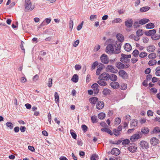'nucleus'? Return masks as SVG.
<instances>
[{
  "mask_svg": "<svg viewBox=\"0 0 160 160\" xmlns=\"http://www.w3.org/2000/svg\"><path fill=\"white\" fill-rule=\"evenodd\" d=\"M116 44V41L112 39H110L107 40L105 43L107 45L106 49V52L109 54L113 53Z\"/></svg>",
  "mask_w": 160,
  "mask_h": 160,
  "instance_id": "obj_1",
  "label": "nucleus"
},
{
  "mask_svg": "<svg viewBox=\"0 0 160 160\" xmlns=\"http://www.w3.org/2000/svg\"><path fill=\"white\" fill-rule=\"evenodd\" d=\"M24 6L26 11H32L34 8L35 7L32 5L30 0H25Z\"/></svg>",
  "mask_w": 160,
  "mask_h": 160,
  "instance_id": "obj_2",
  "label": "nucleus"
},
{
  "mask_svg": "<svg viewBox=\"0 0 160 160\" xmlns=\"http://www.w3.org/2000/svg\"><path fill=\"white\" fill-rule=\"evenodd\" d=\"M121 57L120 59V60L122 62L127 63L130 61L129 58H131V55H126L122 54L121 55Z\"/></svg>",
  "mask_w": 160,
  "mask_h": 160,
  "instance_id": "obj_3",
  "label": "nucleus"
},
{
  "mask_svg": "<svg viewBox=\"0 0 160 160\" xmlns=\"http://www.w3.org/2000/svg\"><path fill=\"white\" fill-rule=\"evenodd\" d=\"M142 134L140 132H138L137 133H135L131 136L130 139L132 142H134L136 140H138L141 138L142 137Z\"/></svg>",
  "mask_w": 160,
  "mask_h": 160,
  "instance_id": "obj_4",
  "label": "nucleus"
},
{
  "mask_svg": "<svg viewBox=\"0 0 160 160\" xmlns=\"http://www.w3.org/2000/svg\"><path fill=\"white\" fill-rule=\"evenodd\" d=\"M106 71L107 72H110L113 73H116L118 72V70L112 65H108L106 68Z\"/></svg>",
  "mask_w": 160,
  "mask_h": 160,
  "instance_id": "obj_5",
  "label": "nucleus"
},
{
  "mask_svg": "<svg viewBox=\"0 0 160 160\" xmlns=\"http://www.w3.org/2000/svg\"><path fill=\"white\" fill-rule=\"evenodd\" d=\"M109 74L106 72L102 73L98 77L99 79L104 81L108 80H109Z\"/></svg>",
  "mask_w": 160,
  "mask_h": 160,
  "instance_id": "obj_6",
  "label": "nucleus"
},
{
  "mask_svg": "<svg viewBox=\"0 0 160 160\" xmlns=\"http://www.w3.org/2000/svg\"><path fill=\"white\" fill-rule=\"evenodd\" d=\"M137 145L134 143H130L128 145V150L131 152H134L137 150Z\"/></svg>",
  "mask_w": 160,
  "mask_h": 160,
  "instance_id": "obj_7",
  "label": "nucleus"
},
{
  "mask_svg": "<svg viewBox=\"0 0 160 160\" xmlns=\"http://www.w3.org/2000/svg\"><path fill=\"white\" fill-rule=\"evenodd\" d=\"M101 62L104 64H107L109 62L107 55L105 54H102L100 57Z\"/></svg>",
  "mask_w": 160,
  "mask_h": 160,
  "instance_id": "obj_8",
  "label": "nucleus"
},
{
  "mask_svg": "<svg viewBox=\"0 0 160 160\" xmlns=\"http://www.w3.org/2000/svg\"><path fill=\"white\" fill-rule=\"evenodd\" d=\"M133 23V22L132 19H128L125 22V24L127 27L130 28L132 27Z\"/></svg>",
  "mask_w": 160,
  "mask_h": 160,
  "instance_id": "obj_9",
  "label": "nucleus"
},
{
  "mask_svg": "<svg viewBox=\"0 0 160 160\" xmlns=\"http://www.w3.org/2000/svg\"><path fill=\"white\" fill-rule=\"evenodd\" d=\"M140 145L142 149H147L148 148V144L145 141H142L140 142Z\"/></svg>",
  "mask_w": 160,
  "mask_h": 160,
  "instance_id": "obj_10",
  "label": "nucleus"
},
{
  "mask_svg": "<svg viewBox=\"0 0 160 160\" xmlns=\"http://www.w3.org/2000/svg\"><path fill=\"white\" fill-rule=\"evenodd\" d=\"M118 74L120 77L124 79H125L127 78V73L124 70H121L119 71Z\"/></svg>",
  "mask_w": 160,
  "mask_h": 160,
  "instance_id": "obj_11",
  "label": "nucleus"
},
{
  "mask_svg": "<svg viewBox=\"0 0 160 160\" xmlns=\"http://www.w3.org/2000/svg\"><path fill=\"white\" fill-rule=\"evenodd\" d=\"M120 152L119 149L116 148H114L112 149L111 151V154L117 156L119 155Z\"/></svg>",
  "mask_w": 160,
  "mask_h": 160,
  "instance_id": "obj_12",
  "label": "nucleus"
},
{
  "mask_svg": "<svg viewBox=\"0 0 160 160\" xmlns=\"http://www.w3.org/2000/svg\"><path fill=\"white\" fill-rule=\"evenodd\" d=\"M151 144L153 146L156 145L159 143V140L156 138L153 137L150 140Z\"/></svg>",
  "mask_w": 160,
  "mask_h": 160,
  "instance_id": "obj_13",
  "label": "nucleus"
},
{
  "mask_svg": "<svg viewBox=\"0 0 160 160\" xmlns=\"http://www.w3.org/2000/svg\"><path fill=\"white\" fill-rule=\"evenodd\" d=\"M156 32V30L155 29H152L149 30V31H147L145 32V34L147 36H149L152 35L154 34Z\"/></svg>",
  "mask_w": 160,
  "mask_h": 160,
  "instance_id": "obj_14",
  "label": "nucleus"
},
{
  "mask_svg": "<svg viewBox=\"0 0 160 160\" xmlns=\"http://www.w3.org/2000/svg\"><path fill=\"white\" fill-rule=\"evenodd\" d=\"M104 103L103 102L99 101L96 104V108L99 110L102 109L104 107Z\"/></svg>",
  "mask_w": 160,
  "mask_h": 160,
  "instance_id": "obj_15",
  "label": "nucleus"
},
{
  "mask_svg": "<svg viewBox=\"0 0 160 160\" xmlns=\"http://www.w3.org/2000/svg\"><path fill=\"white\" fill-rule=\"evenodd\" d=\"M51 20V19L50 18H46L41 23L40 26H43L49 24Z\"/></svg>",
  "mask_w": 160,
  "mask_h": 160,
  "instance_id": "obj_16",
  "label": "nucleus"
},
{
  "mask_svg": "<svg viewBox=\"0 0 160 160\" xmlns=\"http://www.w3.org/2000/svg\"><path fill=\"white\" fill-rule=\"evenodd\" d=\"M111 86L113 89H116L119 87V83L116 82H112L110 83Z\"/></svg>",
  "mask_w": 160,
  "mask_h": 160,
  "instance_id": "obj_17",
  "label": "nucleus"
},
{
  "mask_svg": "<svg viewBox=\"0 0 160 160\" xmlns=\"http://www.w3.org/2000/svg\"><path fill=\"white\" fill-rule=\"evenodd\" d=\"M118 78L117 76L113 74H109V79H110L112 82H116Z\"/></svg>",
  "mask_w": 160,
  "mask_h": 160,
  "instance_id": "obj_18",
  "label": "nucleus"
},
{
  "mask_svg": "<svg viewBox=\"0 0 160 160\" xmlns=\"http://www.w3.org/2000/svg\"><path fill=\"white\" fill-rule=\"evenodd\" d=\"M124 48L125 51L127 52H129L131 50L132 47L130 44L126 43L124 45Z\"/></svg>",
  "mask_w": 160,
  "mask_h": 160,
  "instance_id": "obj_19",
  "label": "nucleus"
},
{
  "mask_svg": "<svg viewBox=\"0 0 160 160\" xmlns=\"http://www.w3.org/2000/svg\"><path fill=\"white\" fill-rule=\"evenodd\" d=\"M98 98L96 97L91 98L89 99V101L91 103L94 105L96 103V102H98Z\"/></svg>",
  "mask_w": 160,
  "mask_h": 160,
  "instance_id": "obj_20",
  "label": "nucleus"
},
{
  "mask_svg": "<svg viewBox=\"0 0 160 160\" xmlns=\"http://www.w3.org/2000/svg\"><path fill=\"white\" fill-rule=\"evenodd\" d=\"M155 49V47L153 45L148 46L147 47V50L149 52H153Z\"/></svg>",
  "mask_w": 160,
  "mask_h": 160,
  "instance_id": "obj_21",
  "label": "nucleus"
},
{
  "mask_svg": "<svg viewBox=\"0 0 160 160\" xmlns=\"http://www.w3.org/2000/svg\"><path fill=\"white\" fill-rule=\"evenodd\" d=\"M149 21V20L148 19L143 18L139 21V23L140 24L143 25L148 22Z\"/></svg>",
  "mask_w": 160,
  "mask_h": 160,
  "instance_id": "obj_22",
  "label": "nucleus"
},
{
  "mask_svg": "<svg viewBox=\"0 0 160 160\" xmlns=\"http://www.w3.org/2000/svg\"><path fill=\"white\" fill-rule=\"evenodd\" d=\"M138 121L136 119H133L130 124L131 127L134 128L136 127L138 125Z\"/></svg>",
  "mask_w": 160,
  "mask_h": 160,
  "instance_id": "obj_23",
  "label": "nucleus"
},
{
  "mask_svg": "<svg viewBox=\"0 0 160 160\" xmlns=\"http://www.w3.org/2000/svg\"><path fill=\"white\" fill-rule=\"evenodd\" d=\"M117 38L118 40L120 42H123L124 40L123 36L120 33H118L117 34Z\"/></svg>",
  "mask_w": 160,
  "mask_h": 160,
  "instance_id": "obj_24",
  "label": "nucleus"
},
{
  "mask_svg": "<svg viewBox=\"0 0 160 160\" xmlns=\"http://www.w3.org/2000/svg\"><path fill=\"white\" fill-rule=\"evenodd\" d=\"M116 66L119 69H123V64L120 62H117L116 63Z\"/></svg>",
  "mask_w": 160,
  "mask_h": 160,
  "instance_id": "obj_25",
  "label": "nucleus"
},
{
  "mask_svg": "<svg viewBox=\"0 0 160 160\" xmlns=\"http://www.w3.org/2000/svg\"><path fill=\"white\" fill-rule=\"evenodd\" d=\"M101 130L102 132H107L110 135H113V132H112L108 128H102L101 129Z\"/></svg>",
  "mask_w": 160,
  "mask_h": 160,
  "instance_id": "obj_26",
  "label": "nucleus"
},
{
  "mask_svg": "<svg viewBox=\"0 0 160 160\" xmlns=\"http://www.w3.org/2000/svg\"><path fill=\"white\" fill-rule=\"evenodd\" d=\"M149 131V129L147 128L144 127L142 128L141 130V133L144 135L147 134Z\"/></svg>",
  "mask_w": 160,
  "mask_h": 160,
  "instance_id": "obj_27",
  "label": "nucleus"
},
{
  "mask_svg": "<svg viewBox=\"0 0 160 160\" xmlns=\"http://www.w3.org/2000/svg\"><path fill=\"white\" fill-rule=\"evenodd\" d=\"M97 83L102 86H104L106 85V82L104 80L100 79L97 81Z\"/></svg>",
  "mask_w": 160,
  "mask_h": 160,
  "instance_id": "obj_28",
  "label": "nucleus"
},
{
  "mask_svg": "<svg viewBox=\"0 0 160 160\" xmlns=\"http://www.w3.org/2000/svg\"><path fill=\"white\" fill-rule=\"evenodd\" d=\"M72 81L74 82H77L78 80V77L77 74H75L71 79Z\"/></svg>",
  "mask_w": 160,
  "mask_h": 160,
  "instance_id": "obj_29",
  "label": "nucleus"
},
{
  "mask_svg": "<svg viewBox=\"0 0 160 160\" xmlns=\"http://www.w3.org/2000/svg\"><path fill=\"white\" fill-rule=\"evenodd\" d=\"M157 62L155 59H152L150 60L148 62V64L150 66H152L156 65Z\"/></svg>",
  "mask_w": 160,
  "mask_h": 160,
  "instance_id": "obj_30",
  "label": "nucleus"
},
{
  "mask_svg": "<svg viewBox=\"0 0 160 160\" xmlns=\"http://www.w3.org/2000/svg\"><path fill=\"white\" fill-rule=\"evenodd\" d=\"M154 25L153 23L150 22L146 25V28L147 29H152L154 28Z\"/></svg>",
  "mask_w": 160,
  "mask_h": 160,
  "instance_id": "obj_31",
  "label": "nucleus"
},
{
  "mask_svg": "<svg viewBox=\"0 0 160 160\" xmlns=\"http://www.w3.org/2000/svg\"><path fill=\"white\" fill-rule=\"evenodd\" d=\"M160 132V128L158 127H156L154 128L152 131V134H156Z\"/></svg>",
  "mask_w": 160,
  "mask_h": 160,
  "instance_id": "obj_32",
  "label": "nucleus"
},
{
  "mask_svg": "<svg viewBox=\"0 0 160 160\" xmlns=\"http://www.w3.org/2000/svg\"><path fill=\"white\" fill-rule=\"evenodd\" d=\"M139 52L137 49L134 50L132 53V55L135 58H137L139 56Z\"/></svg>",
  "mask_w": 160,
  "mask_h": 160,
  "instance_id": "obj_33",
  "label": "nucleus"
},
{
  "mask_svg": "<svg viewBox=\"0 0 160 160\" xmlns=\"http://www.w3.org/2000/svg\"><path fill=\"white\" fill-rule=\"evenodd\" d=\"M150 9V8L148 6L142 7L140 9L141 12H145L148 11Z\"/></svg>",
  "mask_w": 160,
  "mask_h": 160,
  "instance_id": "obj_34",
  "label": "nucleus"
},
{
  "mask_svg": "<svg viewBox=\"0 0 160 160\" xmlns=\"http://www.w3.org/2000/svg\"><path fill=\"white\" fill-rule=\"evenodd\" d=\"M54 97L55 102L56 103L59 102V96L57 92H55L54 94Z\"/></svg>",
  "mask_w": 160,
  "mask_h": 160,
  "instance_id": "obj_35",
  "label": "nucleus"
},
{
  "mask_svg": "<svg viewBox=\"0 0 160 160\" xmlns=\"http://www.w3.org/2000/svg\"><path fill=\"white\" fill-rule=\"evenodd\" d=\"M98 118L101 119H104L105 117V114L103 112H101L98 115Z\"/></svg>",
  "mask_w": 160,
  "mask_h": 160,
  "instance_id": "obj_36",
  "label": "nucleus"
},
{
  "mask_svg": "<svg viewBox=\"0 0 160 160\" xmlns=\"http://www.w3.org/2000/svg\"><path fill=\"white\" fill-rule=\"evenodd\" d=\"M155 74L158 76H160V66L157 67L155 69Z\"/></svg>",
  "mask_w": 160,
  "mask_h": 160,
  "instance_id": "obj_37",
  "label": "nucleus"
},
{
  "mask_svg": "<svg viewBox=\"0 0 160 160\" xmlns=\"http://www.w3.org/2000/svg\"><path fill=\"white\" fill-rule=\"evenodd\" d=\"M148 57L150 59H152L156 58V54L154 53H152L149 54Z\"/></svg>",
  "mask_w": 160,
  "mask_h": 160,
  "instance_id": "obj_38",
  "label": "nucleus"
},
{
  "mask_svg": "<svg viewBox=\"0 0 160 160\" xmlns=\"http://www.w3.org/2000/svg\"><path fill=\"white\" fill-rule=\"evenodd\" d=\"M98 62L97 61H95L94 62L92 65L91 70L92 71L96 67L98 66Z\"/></svg>",
  "mask_w": 160,
  "mask_h": 160,
  "instance_id": "obj_39",
  "label": "nucleus"
},
{
  "mask_svg": "<svg viewBox=\"0 0 160 160\" xmlns=\"http://www.w3.org/2000/svg\"><path fill=\"white\" fill-rule=\"evenodd\" d=\"M148 55L147 53L145 52H141L139 54V56L141 58H144Z\"/></svg>",
  "mask_w": 160,
  "mask_h": 160,
  "instance_id": "obj_40",
  "label": "nucleus"
},
{
  "mask_svg": "<svg viewBox=\"0 0 160 160\" xmlns=\"http://www.w3.org/2000/svg\"><path fill=\"white\" fill-rule=\"evenodd\" d=\"M160 38V36L158 34L153 35L152 36V39L155 40H158Z\"/></svg>",
  "mask_w": 160,
  "mask_h": 160,
  "instance_id": "obj_41",
  "label": "nucleus"
},
{
  "mask_svg": "<svg viewBox=\"0 0 160 160\" xmlns=\"http://www.w3.org/2000/svg\"><path fill=\"white\" fill-rule=\"evenodd\" d=\"M6 126L9 128L10 129H12L13 128V126L12 123L9 122H7L6 123Z\"/></svg>",
  "mask_w": 160,
  "mask_h": 160,
  "instance_id": "obj_42",
  "label": "nucleus"
},
{
  "mask_svg": "<svg viewBox=\"0 0 160 160\" xmlns=\"http://www.w3.org/2000/svg\"><path fill=\"white\" fill-rule=\"evenodd\" d=\"M69 28L70 29L71 31H72L73 27V22L72 20L71 19H70V21L69 22Z\"/></svg>",
  "mask_w": 160,
  "mask_h": 160,
  "instance_id": "obj_43",
  "label": "nucleus"
},
{
  "mask_svg": "<svg viewBox=\"0 0 160 160\" xmlns=\"http://www.w3.org/2000/svg\"><path fill=\"white\" fill-rule=\"evenodd\" d=\"M103 94L104 95H107L110 93V90L108 88L104 89L102 92Z\"/></svg>",
  "mask_w": 160,
  "mask_h": 160,
  "instance_id": "obj_44",
  "label": "nucleus"
},
{
  "mask_svg": "<svg viewBox=\"0 0 160 160\" xmlns=\"http://www.w3.org/2000/svg\"><path fill=\"white\" fill-rule=\"evenodd\" d=\"M137 35L139 36H141L142 35L143 33V31L142 29H138L136 32Z\"/></svg>",
  "mask_w": 160,
  "mask_h": 160,
  "instance_id": "obj_45",
  "label": "nucleus"
},
{
  "mask_svg": "<svg viewBox=\"0 0 160 160\" xmlns=\"http://www.w3.org/2000/svg\"><path fill=\"white\" fill-rule=\"evenodd\" d=\"M98 156L96 154L92 155L90 158L91 160H98Z\"/></svg>",
  "mask_w": 160,
  "mask_h": 160,
  "instance_id": "obj_46",
  "label": "nucleus"
},
{
  "mask_svg": "<svg viewBox=\"0 0 160 160\" xmlns=\"http://www.w3.org/2000/svg\"><path fill=\"white\" fill-rule=\"evenodd\" d=\"M72 137L74 139H76L77 138V135L74 132V131L72 130H71L70 131Z\"/></svg>",
  "mask_w": 160,
  "mask_h": 160,
  "instance_id": "obj_47",
  "label": "nucleus"
},
{
  "mask_svg": "<svg viewBox=\"0 0 160 160\" xmlns=\"http://www.w3.org/2000/svg\"><path fill=\"white\" fill-rule=\"evenodd\" d=\"M121 119L120 118L118 117L115 119V124L116 125H118L120 124L121 122Z\"/></svg>",
  "mask_w": 160,
  "mask_h": 160,
  "instance_id": "obj_48",
  "label": "nucleus"
},
{
  "mask_svg": "<svg viewBox=\"0 0 160 160\" xmlns=\"http://www.w3.org/2000/svg\"><path fill=\"white\" fill-rule=\"evenodd\" d=\"M103 69V68H102V67H99L97 69V70H96V74L97 75H99L101 72V71Z\"/></svg>",
  "mask_w": 160,
  "mask_h": 160,
  "instance_id": "obj_49",
  "label": "nucleus"
},
{
  "mask_svg": "<svg viewBox=\"0 0 160 160\" xmlns=\"http://www.w3.org/2000/svg\"><path fill=\"white\" fill-rule=\"evenodd\" d=\"M122 20L120 18H116L112 21V22L114 23H118L122 22Z\"/></svg>",
  "mask_w": 160,
  "mask_h": 160,
  "instance_id": "obj_50",
  "label": "nucleus"
},
{
  "mask_svg": "<svg viewBox=\"0 0 160 160\" xmlns=\"http://www.w3.org/2000/svg\"><path fill=\"white\" fill-rule=\"evenodd\" d=\"M119 88L122 90H125L127 88V84L125 83L122 84Z\"/></svg>",
  "mask_w": 160,
  "mask_h": 160,
  "instance_id": "obj_51",
  "label": "nucleus"
},
{
  "mask_svg": "<svg viewBox=\"0 0 160 160\" xmlns=\"http://www.w3.org/2000/svg\"><path fill=\"white\" fill-rule=\"evenodd\" d=\"M48 85L49 88L52 87V79L51 78H49L48 80Z\"/></svg>",
  "mask_w": 160,
  "mask_h": 160,
  "instance_id": "obj_52",
  "label": "nucleus"
},
{
  "mask_svg": "<svg viewBox=\"0 0 160 160\" xmlns=\"http://www.w3.org/2000/svg\"><path fill=\"white\" fill-rule=\"evenodd\" d=\"M130 142V141L128 139H125L122 142V144L123 145H125L129 143Z\"/></svg>",
  "mask_w": 160,
  "mask_h": 160,
  "instance_id": "obj_53",
  "label": "nucleus"
},
{
  "mask_svg": "<svg viewBox=\"0 0 160 160\" xmlns=\"http://www.w3.org/2000/svg\"><path fill=\"white\" fill-rule=\"evenodd\" d=\"M113 134L115 135H116V136H118L120 133V132H119L116 129H114L113 131Z\"/></svg>",
  "mask_w": 160,
  "mask_h": 160,
  "instance_id": "obj_54",
  "label": "nucleus"
},
{
  "mask_svg": "<svg viewBox=\"0 0 160 160\" xmlns=\"http://www.w3.org/2000/svg\"><path fill=\"white\" fill-rule=\"evenodd\" d=\"M153 112L151 110H148L147 112V114L148 116H153Z\"/></svg>",
  "mask_w": 160,
  "mask_h": 160,
  "instance_id": "obj_55",
  "label": "nucleus"
},
{
  "mask_svg": "<svg viewBox=\"0 0 160 160\" xmlns=\"http://www.w3.org/2000/svg\"><path fill=\"white\" fill-rule=\"evenodd\" d=\"M39 78V76L38 74H36L33 77V81L34 82H36Z\"/></svg>",
  "mask_w": 160,
  "mask_h": 160,
  "instance_id": "obj_56",
  "label": "nucleus"
},
{
  "mask_svg": "<svg viewBox=\"0 0 160 160\" xmlns=\"http://www.w3.org/2000/svg\"><path fill=\"white\" fill-rule=\"evenodd\" d=\"M91 119L93 123H95L97 122L96 117L93 116L91 118Z\"/></svg>",
  "mask_w": 160,
  "mask_h": 160,
  "instance_id": "obj_57",
  "label": "nucleus"
},
{
  "mask_svg": "<svg viewBox=\"0 0 160 160\" xmlns=\"http://www.w3.org/2000/svg\"><path fill=\"white\" fill-rule=\"evenodd\" d=\"M97 18V15H91L90 16V19L91 21H93L94 19H96Z\"/></svg>",
  "mask_w": 160,
  "mask_h": 160,
  "instance_id": "obj_58",
  "label": "nucleus"
},
{
  "mask_svg": "<svg viewBox=\"0 0 160 160\" xmlns=\"http://www.w3.org/2000/svg\"><path fill=\"white\" fill-rule=\"evenodd\" d=\"M81 127L83 131L85 132L87 131L88 127L85 125H82Z\"/></svg>",
  "mask_w": 160,
  "mask_h": 160,
  "instance_id": "obj_59",
  "label": "nucleus"
},
{
  "mask_svg": "<svg viewBox=\"0 0 160 160\" xmlns=\"http://www.w3.org/2000/svg\"><path fill=\"white\" fill-rule=\"evenodd\" d=\"M98 84L96 83H95L93 84L91 86V88L93 89L98 88Z\"/></svg>",
  "mask_w": 160,
  "mask_h": 160,
  "instance_id": "obj_60",
  "label": "nucleus"
},
{
  "mask_svg": "<svg viewBox=\"0 0 160 160\" xmlns=\"http://www.w3.org/2000/svg\"><path fill=\"white\" fill-rule=\"evenodd\" d=\"M79 40H77L75 41L73 43V46L74 47H77L79 44Z\"/></svg>",
  "mask_w": 160,
  "mask_h": 160,
  "instance_id": "obj_61",
  "label": "nucleus"
},
{
  "mask_svg": "<svg viewBox=\"0 0 160 160\" xmlns=\"http://www.w3.org/2000/svg\"><path fill=\"white\" fill-rule=\"evenodd\" d=\"M83 22V21H82V23L79 25L78 26L77 28V29L78 30H80L82 29V24Z\"/></svg>",
  "mask_w": 160,
  "mask_h": 160,
  "instance_id": "obj_62",
  "label": "nucleus"
},
{
  "mask_svg": "<svg viewBox=\"0 0 160 160\" xmlns=\"http://www.w3.org/2000/svg\"><path fill=\"white\" fill-rule=\"evenodd\" d=\"M100 46L99 45H97L95 47L94 49V51H97L100 49Z\"/></svg>",
  "mask_w": 160,
  "mask_h": 160,
  "instance_id": "obj_63",
  "label": "nucleus"
},
{
  "mask_svg": "<svg viewBox=\"0 0 160 160\" xmlns=\"http://www.w3.org/2000/svg\"><path fill=\"white\" fill-rule=\"evenodd\" d=\"M142 40L143 42L145 43H147L149 41V39L148 38L146 37H143Z\"/></svg>",
  "mask_w": 160,
  "mask_h": 160,
  "instance_id": "obj_64",
  "label": "nucleus"
}]
</instances>
